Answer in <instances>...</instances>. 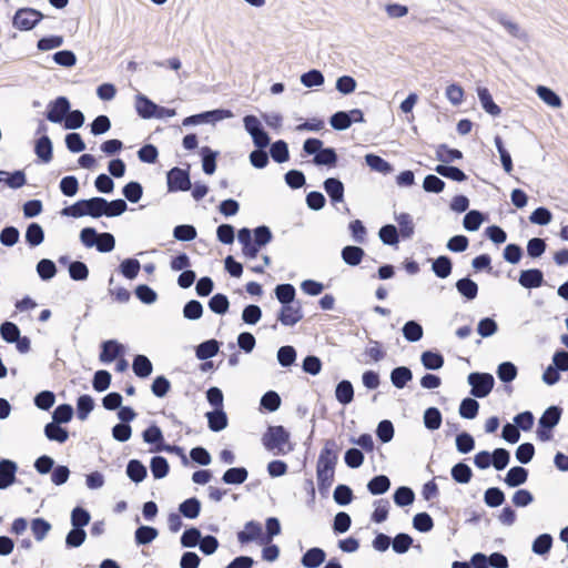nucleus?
<instances>
[{
	"label": "nucleus",
	"instance_id": "f257e3e1",
	"mask_svg": "<svg viewBox=\"0 0 568 568\" xmlns=\"http://www.w3.org/2000/svg\"><path fill=\"white\" fill-rule=\"evenodd\" d=\"M338 445L335 439L324 442L316 465V477L320 491L328 489L334 481L335 466L338 460Z\"/></svg>",
	"mask_w": 568,
	"mask_h": 568
},
{
	"label": "nucleus",
	"instance_id": "f03ea898",
	"mask_svg": "<svg viewBox=\"0 0 568 568\" xmlns=\"http://www.w3.org/2000/svg\"><path fill=\"white\" fill-rule=\"evenodd\" d=\"M290 438L291 434L284 426L271 425L262 436V444L266 450L275 456L286 455L294 449Z\"/></svg>",
	"mask_w": 568,
	"mask_h": 568
},
{
	"label": "nucleus",
	"instance_id": "7ed1b4c3",
	"mask_svg": "<svg viewBox=\"0 0 568 568\" xmlns=\"http://www.w3.org/2000/svg\"><path fill=\"white\" fill-rule=\"evenodd\" d=\"M103 203H105V199L101 196H93L87 200H79L72 205L63 207L61 214L63 216H70L74 219H79L82 216H91L93 219H99L102 216L100 205Z\"/></svg>",
	"mask_w": 568,
	"mask_h": 568
},
{
	"label": "nucleus",
	"instance_id": "20e7f679",
	"mask_svg": "<svg viewBox=\"0 0 568 568\" xmlns=\"http://www.w3.org/2000/svg\"><path fill=\"white\" fill-rule=\"evenodd\" d=\"M467 382L471 387L470 394L475 398L488 396L495 386V378L489 373L473 372L468 375Z\"/></svg>",
	"mask_w": 568,
	"mask_h": 568
},
{
	"label": "nucleus",
	"instance_id": "39448f33",
	"mask_svg": "<svg viewBox=\"0 0 568 568\" xmlns=\"http://www.w3.org/2000/svg\"><path fill=\"white\" fill-rule=\"evenodd\" d=\"M43 14L33 8H20L16 11L12 24L21 31L32 30L41 20Z\"/></svg>",
	"mask_w": 568,
	"mask_h": 568
},
{
	"label": "nucleus",
	"instance_id": "423d86ee",
	"mask_svg": "<svg viewBox=\"0 0 568 568\" xmlns=\"http://www.w3.org/2000/svg\"><path fill=\"white\" fill-rule=\"evenodd\" d=\"M166 184L169 192L189 191L192 187L190 172L178 166L172 168L166 173Z\"/></svg>",
	"mask_w": 568,
	"mask_h": 568
},
{
	"label": "nucleus",
	"instance_id": "0eeeda50",
	"mask_svg": "<svg viewBox=\"0 0 568 568\" xmlns=\"http://www.w3.org/2000/svg\"><path fill=\"white\" fill-rule=\"evenodd\" d=\"M70 101L67 97H58L49 102L45 112V119L52 123H63L67 113L70 112Z\"/></svg>",
	"mask_w": 568,
	"mask_h": 568
},
{
	"label": "nucleus",
	"instance_id": "6e6552de",
	"mask_svg": "<svg viewBox=\"0 0 568 568\" xmlns=\"http://www.w3.org/2000/svg\"><path fill=\"white\" fill-rule=\"evenodd\" d=\"M304 314L300 302L282 305L277 314V321L284 326H294L297 324Z\"/></svg>",
	"mask_w": 568,
	"mask_h": 568
},
{
	"label": "nucleus",
	"instance_id": "1a4fd4ad",
	"mask_svg": "<svg viewBox=\"0 0 568 568\" xmlns=\"http://www.w3.org/2000/svg\"><path fill=\"white\" fill-rule=\"evenodd\" d=\"M237 241L242 245V253L246 258H255L261 247L255 245L252 237V231L248 227H242L237 232Z\"/></svg>",
	"mask_w": 568,
	"mask_h": 568
},
{
	"label": "nucleus",
	"instance_id": "9d476101",
	"mask_svg": "<svg viewBox=\"0 0 568 568\" xmlns=\"http://www.w3.org/2000/svg\"><path fill=\"white\" fill-rule=\"evenodd\" d=\"M518 283L524 288H538L545 284L544 273L539 268L523 270L519 274Z\"/></svg>",
	"mask_w": 568,
	"mask_h": 568
},
{
	"label": "nucleus",
	"instance_id": "9b49d317",
	"mask_svg": "<svg viewBox=\"0 0 568 568\" xmlns=\"http://www.w3.org/2000/svg\"><path fill=\"white\" fill-rule=\"evenodd\" d=\"M489 16L493 20L501 24L511 37L527 39V33L516 22L509 20L504 12L491 10Z\"/></svg>",
	"mask_w": 568,
	"mask_h": 568
},
{
	"label": "nucleus",
	"instance_id": "f8f14e48",
	"mask_svg": "<svg viewBox=\"0 0 568 568\" xmlns=\"http://www.w3.org/2000/svg\"><path fill=\"white\" fill-rule=\"evenodd\" d=\"M17 470L16 462L7 458L0 459V490L7 489L16 481Z\"/></svg>",
	"mask_w": 568,
	"mask_h": 568
},
{
	"label": "nucleus",
	"instance_id": "ddd939ff",
	"mask_svg": "<svg viewBox=\"0 0 568 568\" xmlns=\"http://www.w3.org/2000/svg\"><path fill=\"white\" fill-rule=\"evenodd\" d=\"M124 346L116 339H108L102 342L100 361L103 363H111L115 358L121 357L124 354Z\"/></svg>",
	"mask_w": 568,
	"mask_h": 568
},
{
	"label": "nucleus",
	"instance_id": "4468645a",
	"mask_svg": "<svg viewBox=\"0 0 568 568\" xmlns=\"http://www.w3.org/2000/svg\"><path fill=\"white\" fill-rule=\"evenodd\" d=\"M323 187L327 193L333 205L344 201L345 187L343 182L337 178H327L323 182Z\"/></svg>",
	"mask_w": 568,
	"mask_h": 568
},
{
	"label": "nucleus",
	"instance_id": "2eb2a0df",
	"mask_svg": "<svg viewBox=\"0 0 568 568\" xmlns=\"http://www.w3.org/2000/svg\"><path fill=\"white\" fill-rule=\"evenodd\" d=\"M262 526L260 523L250 520L245 524L244 529L237 532L240 544H248L262 538Z\"/></svg>",
	"mask_w": 568,
	"mask_h": 568
},
{
	"label": "nucleus",
	"instance_id": "dca6fc26",
	"mask_svg": "<svg viewBox=\"0 0 568 568\" xmlns=\"http://www.w3.org/2000/svg\"><path fill=\"white\" fill-rule=\"evenodd\" d=\"M135 110L142 119H153L158 104L142 93L135 95Z\"/></svg>",
	"mask_w": 568,
	"mask_h": 568
},
{
	"label": "nucleus",
	"instance_id": "f3484780",
	"mask_svg": "<svg viewBox=\"0 0 568 568\" xmlns=\"http://www.w3.org/2000/svg\"><path fill=\"white\" fill-rule=\"evenodd\" d=\"M207 426L214 433L222 432L227 427L229 419L223 408H216L205 414Z\"/></svg>",
	"mask_w": 568,
	"mask_h": 568
},
{
	"label": "nucleus",
	"instance_id": "a211bd4d",
	"mask_svg": "<svg viewBox=\"0 0 568 568\" xmlns=\"http://www.w3.org/2000/svg\"><path fill=\"white\" fill-rule=\"evenodd\" d=\"M44 436L50 442L64 444L69 439V430L61 424L50 422L43 428Z\"/></svg>",
	"mask_w": 568,
	"mask_h": 568
},
{
	"label": "nucleus",
	"instance_id": "6ab92c4d",
	"mask_svg": "<svg viewBox=\"0 0 568 568\" xmlns=\"http://www.w3.org/2000/svg\"><path fill=\"white\" fill-rule=\"evenodd\" d=\"M562 409L552 405L549 406L540 416L538 424L541 428L554 429L560 422Z\"/></svg>",
	"mask_w": 568,
	"mask_h": 568
},
{
	"label": "nucleus",
	"instance_id": "aec40b11",
	"mask_svg": "<svg viewBox=\"0 0 568 568\" xmlns=\"http://www.w3.org/2000/svg\"><path fill=\"white\" fill-rule=\"evenodd\" d=\"M326 559V552L320 547H312L302 556L301 564L305 568H317Z\"/></svg>",
	"mask_w": 568,
	"mask_h": 568
},
{
	"label": "nucleus",
	"instance_id": "412c9836",
	"mask_svg": "<svg viewBox=\"0 0 568 568\" xmlns=\"http://www.w3.org/2000/svg\"><path fill=\"white\" fill-rule=\"evenodd\" d=\"M34 153L43 163H49L53 156V145L51 139L43 134L34 144Z\"/></svg>",
	"mask_w": 568,
	"mask_h": 568
},
{
	"label": "nucleus",
	"instance_id": "4be33fe9",
	"mask_svg": "<svg viewBox=\"0 0 568 568\" xmlns=\"http://www.w3.org/2000/svg\"><path fill=\"white\" fill-rule=\"evenodd\" d=\"M221 343L217 339L211 338L200 343L195 347V356L200 361H207L214 357L220 351Z\"/></svg>",
	"mask_w": 568,
	"mask_h": 568
},
{
	"label": "nucleus",
	"instance_id": "5701e85b",
	"mask_svg": "<svg viewBox=\"0 0 568 568\" xmlns=\"http://www.w3.org/2000/svg\"><path fill=\"white\" fill-rule=\"evenodd\" d=\"M528 475V469L525 467L514 466L507 471L504 483L511 488L519 487L527 481Z\"/></svg>",
	"mask_w": 568,
	"mask_h": 568
},
{
	"label": "nucleus",
	"instance_id": "b1692460",
	"mask_svg": "<svg viewBox=\"0 0 568 568\" xmlns=\"http://www.w3.org/2000/svg\"><path fill=\"white\" fill-rule=\"evenodd\" d=\"M126 476L134 483H142L148 476V468L139 459H130L125 469Z\"/></svg>",
	"mask_w": 568,
	"mask_h": 568
},
{
	"label": "nucleus",
	"instance_id": "393cba45",
	"mask_svg": "<svg viewBox=\"0 0 568 568\" xmlns=\"http://www.w3.org/2000/svg\"><path fill=\"white\" fill-rule=\"evenodd\" d=\"M202 504L199 498L190 497L179 505V514L187 519H195L200 516Z\"/></svg>",
	"mask_w": 568,
	"mask_h": 568
},
{
	"label": "nucleus",
	"instance_id": "a878e982",
	"mask_svg": "<svg viewBox=\"0 0 568 568\" xmlns=\"http://www.w3.org/2000/svg\"><path fill=\"white\" fill-rule=\"evenodd\" d=\"M248 477V470L243 467H231L224 471L221 480L226 485H241Z\"/></svg>",
	"mask_w": 568,
	"mask_h": 568
},
{
	"label": "nucleus",
	"instance_id": "bb28decb",
	"mask_svg": "<svg viewBox=\"0 0 568 568\" xmlns=\"http://www.w3.org/2000/svg\"><path fill=\"white\" fill-rule=\"evenodd\" d=\"M128 210V204L123 199H116L113 201H108L105 199V203L100 205V211H102V216L106 217H115L122 215Z\"/></svg>",
	"mask_w": 568,
	"mask_h": 568
},
{
	"label": "nucleus",
	"instance_id": "cd10ccee",
	"mask_svg": "<svg viewBox=\"0 0 568 568\" xmlns=\"http://www.w3.org/2000/svg\"><path fill=\"white\" fill-rule=\"evenodd\" d=\"M455 286L457 292L467 301H473L478 295V284L468 276L459 278Z\"/></svg>",
	"mask_w": 568,
	"mask_h": 568
},
{
	"label": "nucleus",
	"instance_id": "c85d7f7f",
	"mask_svg": "<svg viewBox=\"0 0 568 568\" xmlns=\"http://www.w3.org/2000/svg\"><path fill=\"white\" fill-rule=\"evenodd\" d=\"M365 163L372 171L382 173L384 175L392 173L394 170L393 165L388 161L374 153H368L365 155Z\"/></svg>",
	"mask_w": 568,
	"mask_h": 568
},
{
	"label": "nucleus",
	"instance_id": "c756f323",
	"mask_svg": "<svg viewBox=\"0 0 568 568\" xmlns=\"http://www.w3.org/2000/svg\"><path fill=\"white\" fill-rule=\"evenodd\" d=\"M477 94L485 112L493 116H498L501 113L500 106L494 102V99L487 88H478Z\"/></svg>",
	"mask_w": 568,
	"mask_h": 568
},
{
	"label": "nucleus",
	"instance_id": "7c9ffc66",
	"mask_svg": "<svg viewBox=\"0 0 568 568\" xmlns=\"http://www.w3.org/2000/svg\"><path fill=\"white\" fill-rule=\"evenodd\" d=\"M365 255V251L357 245H346L342 248L341 256L345 264L357 266Z\"/></svg>",
	"mask_w": 568,
	"mask_h": 568
},
{
	"label": "nucleus",
	"instance_id": "2f4dec72",
	"mask_svg": "<svg viewBox=\"0 0 568 568\" xmlns=\"http://www.w3.org/2000/svg\"><path fill=\"white\" fill-rule=\"evenodd\" d=\"M389 377L393 386L402 389L413 379V373L407 366H397L392 369Z\"/></svg>",
	"mask_w": 568,
	"mask_h": 568
},
{
	"label": "nucleus",
	"instance_id": "473e14b6",
	"mask_svg": "<svg viewBox=\"0 0 568 568\" xmlns=\"http://www.w3.org/2000/svg\"><path fill=\"white\" fill-rule=\"evenodd\" d=\"M338 162V155L334 148L327 146L322 148L321 152L318 154H315L313 158V163L317 166H328V168H335Z\"/></svg>",
	"mask_w": 568,
	"mask_h": 568
},
{
	"label": "nucleus",
	"instance_id": "72a5a7b5",
	"mask_svg": "<svg viewBox=\"0 0 568 568\" xmlns=\"http://www.w3.org/2000/svg\"><path fill=\"white\" fill-rule=\"evenodd\" d=\"M432 271L439 278H447L453 271L452 258L447 255H440L432 261Z\"/></svg>",
	"mask_w": 568,
	"mask_h": 568
},
{
	"label": "nucleus",
	"instance_id": "f704fd0d",
	"mask_svg": "<svg viewBox=\"0 0 568 568\" xmlns=\"http://www.w3.org/2000/svg\"><path fill=\"white\" fill-rule=\"evenodd\" d=\"M132 369L139 378H146L153 372V365L148 356L138 354L133 358Z\"/></svg>",
	"mask_w": 568,
	"mask_h": 568
},
{
	"label": "nucleus",
	"instance_id": "c9c22d12",
	"mask_svg": "<svg viewBox=\"0 0 568 568\" xmlns=\"http://www.w3.org/2000/svg\"><path fill=\"white\" fill-rule=\"evenodd\" d=\"M434 170L440 176L449 179L455 182H464L467 180V175L465 174V172L454 165L437 164Z\"/></svg>",
	"mask_w": 568,
	"mask_h": 568
},
{
	"label": "nucleus",
	"instance_id": "e433bc0d",
	"mask_svg": "<svg viewBox=\"0 0 568 568\" xmlns=\"http://www.w3.org/2000/svg\"><path fill=\"white\" fill-rule=\"evenodd\" d=\"M420 362L428 371H437L444 366V356L437 351H425L422 353Z\"/></svg>",
	"mask_w": 568,
	"mask_h": 568
},
{
	"label": "nucleus",
	"instance_id": "4c0bfd02",
	"mask_svg": "<svg viewBox=\"0 0 568 568\" xmlns=\"http://www.w3.org/2000/svg\"><path fill=\"white\" fill-rule=\"evenodd\" d=\"M336 400L342 405H348L354 399V387L347 379L341 381L335 388Z\"/></svg>",
	"mask_w": 568,
	"mask_h": 568
},
{
	"label": "nucleus",
	"instance_id": "58836bf2",
	"mask_svg": "<svg viewBox=\"0 0 568 568\" xmlns=\"http://www.w3.org/2000/svg\"><path fill=\"white\" fill-rule=\"evenodd\" d=\"M395 221L399 225V236H402L404 240H408L414 235L415 232V225L413 222V217L408 213H399L395 214Z\"/></svg>",
	"mask_w": 568,
	"mask_h": 568
},
{
	"label": "nucleus",
	"instance_id": "ea45409f",
	"mask_svg": "<svg viewBox=\"0 0 568 568\" xmlns=\"http://www.w3.org/2000/svg\"><path fill=\"white\" fill-rule=\"evenodd\" d=\"M24 239L30 247L39 246L44 240V231L39 223L32 222L27 226Z\"/></svg>",
	"mask_w": 568,
	"mask_h": 568
},
{
	"label": "nucleus",
	"instance_id": "a19ab883",
	"mask_svg": "<svg viewBox=\"0 0 568 568\" xmlns=\"http://www.w3.org/2000/svg\"><path fill=\"white\" fill-rule=\"evenodd\" d=\"M403 336L410 343H416L423 338L424 329L423 326L415 320L407 321L403 328Z\"/></svg>",
	"mask_w": 568,
	"mask_h": 568
},
{
	"label": "nucleus",
	"instance_id": "79ce46f5",
	"mask_svg": "<svg viewBox=\"0 0 568 568\" xmlns=\"http://www.w3.org/2000/svg\"><path fill=\"white\" fill-rule=\"evenodd\" d=\"M268 155L276 163H284L290 159L288 145L284 140H277L270 143V153Z\"/></svg>",
	"mask_w": 568,
	"mask_h": 568
},
{
	"label": "nucleus",
	"instance_id": "37998d69",
	"mask_svg": "<svg viewBox=\"0 0 568 568\" xmlns=\"http://www.w3.org/2000/svg\"><path fill=\"white\" fill-rule=\"evenodd\" d=\"M150 469L154 479H162L168 476L170 465L165 457L156 455L151 458Z\"/></svg>",
	"mask_w": 568,
	"mask_h": 568
},
{
	"label": "nucleus",
	"instance_id": "c03bdc74",
	"mask_svg": "<svg viewBox=\"0 0 568 568\" xmlns=\"http://www.w3.org/2000/svg\"><path fill=\"white\" fill-rule=\"evenodd\" d=\"M390 488V479L386 475H376L367 483V490L372 495H383Z\"/></svg>",
	"mask_w": 568,
	"mask_h": 568
},
{
	"label": "nucleus",
	"instance_id": "a18cd8bd",
	"mask_svg": "<svg viewBox=\"0 0 568 568\" xmlns=\"http://www.w3.org/2000/svg\"><path fill=\"white\" fill-rule=\"evenodd\" d=\"M424 426L428 430H437L442 426L443 416L437 407H428L424 412L423 416Z\"/></svg>",
	"mask_w": 568,
	"mask_h": 568
},
{
	"label": "nucleus",
	"instance_id": "49530a36",
	"mask_svg": "<svg viewBox=\"0 0 568 568\" xmlns=\"http://www.w3.org/2000/svg\"><path fill=\"white\" fill-rule=\"evenodd\" d=\"M95 406L94 399L91 395L83 394L77 399V417L80 420H85Z\"/></svg>",
	"mask_w": 568,
	"mask_h": 568
},
{
	"label": "nucleus",
	"instance_id": "de8ad7c7",
	"mask_svg": "<svg viewBox=\"0 0 568 568\" xmlns=\"http://www.w3.org/2000/svg\"><path fill=\"white\" fill-rule=\"evenodd\" d=\"M219 152L213 151L209 146H203L201 149L202 156V170L205 174L212 175L216 170V158Z\"/></svg>",
	"mask_w": 568,
	"mask_h": 568
},
{
	"label": "nucleus",
	"instance_id": "09e8293b",
	"mask_svg": "<svg viewBox=\"0 0 568 568\" xmlns=\"http://www.w3.org/2000/svg\"><path fill=\"white\" fill-rule=\"evenodd\" d=\"M452 478L458 484H468L473 477L471 468L464 462L455 464L450 469Z\"/></svg>",
	"mask_w": 568,
	"mask_h": 568
},
{
	"label": "nucleus",
	"instance_id": "8fccbe9b",
	"mask_svg": "<svg viewBox=\"0 0 568 568\" xmlns=\"http://www.w3.org/2000/svg\"><path fill=\"white\" fill-rule=\"evenodd\" d=\"M378 237L383 244L397 246L399 243V233L394 224H385L378 231Z\"/></svg>",
	"mask_w": 568,
	"mask_h": 568
},
{
	"label": "nucleus",
	"instance_id": "3c124183",
	"mask_svg": "<svg viewBox=\"0 0 568 568\" xmlns=\"http://www.w3.org/2000/svg\"><path fill=\"white\" fill-rule=\"evenodd\" d=\"M275 296L282 305L294 303L296 290L294 285L285 283L278 284L274 288Z\"/></svg>",
	"mask_w": 568,
	"mask_h": 568
},
{
	"label": "nucleus",
	"instance_id": "603ef678",
	"mask_svg": "<svg viewBox=\"0 0 568 568\" xmlns=\"http://www.w3.org/2000/svg\"><path fill=\"white\" fill-rule=\"evenodd\" d=\"M479 403L471 397H465L462 399L458 408V413L462 418L474 419L478 415Z\"/></svg>",
	"mask_w": 568,
	"mask_h": 568
},
{
	"label": "nucleus",
	"instance_id": "864d4df0",
	"mask_svg": "<svg viewBox=\"0 0 568 568\" xmlns=\"http://www.w3.org/2000/svg\"><path fill=\"white\" fill-rule=\"evenodd\" d=\"M159 536V531L156 528L152 526H140L136 528L134 532V539L136 545H149Z\"/></svg>",
	"mask_w": 568,
	"mask_h": 568
},
{
	"label": "nucleus",
	"instance_id": "5fc2aeb1",
	"mask_svg": "<svg viewBox=\"0 0 568 568\" xmlns=\"http://www.w3.org/2000/svg\"><path fill=\"white\" fill-rule=\"evenodd\" d=\"M414 539L410 535L406 532H398L393 539H392V548L395 554L404 555L406 554L409 548L413 546Z\"/></svg>",
	"mask_w": 568,
	"mask_h": 568
},
{
	"label": "nucleus",
	"instance_id": "6e6d98bb",
	"mask_svg": "<svg viewBox=\"0 0 568 568\" xmlns=\"http://www.w3.org/2000/svg\"><path fill=\"white\" fill-rule=\"evenodd\" d=\"M394 503L398 507H406L414 503L415 493L408 486H399L393 494Z\"/></svg>",
	"mask_w": 568,
	"mask_h": 568
},
{
	"label": "nucleus",
	"instance_id": "4d7b16f0",
	"mask_svg": "<svg viewBox=\"0 0 568 568\" xmlns=\"http://www.w3.org/2000/svg\"><path fill=\"white\" fill-rule=\"evenodd\" d=\"M552 542L554 538L550 534H541L532 541L531 550L536 555L544 556L550 551Z\"/></svg>",
	"mask_w": 568,
	"mask_h": 568
},
{
	"label": "nucleus",
	"instance_id": "13d9d810",
	"mask_svg": "<svg viewBox=\"0 0 568 568\" xmlns=\"http://www.w3.org/2000/svg\"><path fill=\"white\" fill-rule=\"evenodd\" d=\"M436 158L444 163L454 162L463 159V152L458 149L449 148L447 144H439L436 150Z\"/></svg>",
	"mask_w": 568,
	"mask_h": 568
},
{
	"label": "nucleus",
	"instance_id": "bf43d9fd",
	"mask_svg": "<svg viewBox=\"0 0 568 568\" xmlns=\"http://www.w3.org/2000/svg\"><path fill=\"white\" fill-rule=\"evenodd\" d=\"M142 438L144 443L154 445V447L165 444L163 433L156 424H152L146 429H144L142 433Z\"/></svg>",
	"mask_w": 568,
	"mask_h": 568
},
{
	"label": "nucleus",
	"instance_id": "052dcab7",
	"mask_svg": "<svg viewBox=\"0 0 568 568\" xmlns=\"http://www.w3.org/2000/svg\"><path fill=\"white\" fill-rule=\"evenodd\" d=\"M485 220L484 214L477 210L468 211L463 220V226L468 232H476Z\"/></svg>",
	"mask_w": 568,
	"mask_h": 568
},
{
	"label": "nucleus",
	"instance_id": "680f3d73",
	"mask_svg": "<svg viewBox=\"0 0 568 568\" xmlns=\"http://www.w3.org/2000/svg\"><path fill=\"white\" fill-rule=\"evenodd\" d=\"M209 308L217 315H224L230 308V301L225 294L216 293L209 300Z\"/></svg>",
	"mask_w": 568,
	"mask_h": 568
},
{
	"label": "nucleus",
	"instance_id": "e2e57ef3",
	"mask_svg": "<svg viewBox=\"0 0 568 568\" xmlns=\"http://www.w3.org/2000/svg\"><path fill=\"white\" fill-rule=\"evenodd\" d=\"M537 95L541 101L552 108H560L562 104L561 98L550 88L538 85Z\"/></svg>",
	"mask_w": 568,
	"mask_h": 568
},
{
	"label": "nucleus",
	"instance_id": "0e129e2a",
	"mask_svg": "<svg viewBox=\"0 0 568 568\" xmlns=\"http://www.w3.org/2000/svg\"><path fill=\"white\" fill-rule=\"evenodd\" d=\"M37 273L42 281H50L57 274L55 263L50 258H42L37 263Z\"/></svg>",
	"mask_w": 568,
	"mask_h": 568
},
{
	"label": "nucleus",
	"instance_id": "69168bd1",
	"mask_svg": "<svg viewBox=\"0 0 568 568\" xmlns=\"http://www.w3.org/2000/svg\"><path fill=\"white\" fill-rule=\"evenodd\" d=\"M484 503L490 508L499 507L505 503V494L499 487H489L484 493Z\"/></svg>",
	"mask_w": 568,
	"mask_h": 568
},
{
	"label": "nucleus",
	"instance_id": "338daca9",
	"mask_svg": "<svg viewBox=\"0 0 568 568\" xmlns=\"http://www.w3.org/2000/svg\"><path fill=\"white\" fill-rule=\"evenodd\" d=\"M140 268V262L133 257L123 260L119 266L120 273L128 280H134L138 276Z\"/></svg>",
	"mask_w": 568,
	"mask_h": 568
},
{
	"label": "nucleus",
	"instance_id": "774afa93",
	"mask_svg": "<svg viewBox=\"0 0 568 568\" xmlns=\"http://www.w3.org/2000/svg\"><path fill=\"white\" fill-rule=\"evenodd\" d=\"M496 374L503 383H511L517 377L518 369L513 362H503L498 365Z\"/></svg>",
	"mask_w": 568,
	"mask_h": 568
}]
</instances>
